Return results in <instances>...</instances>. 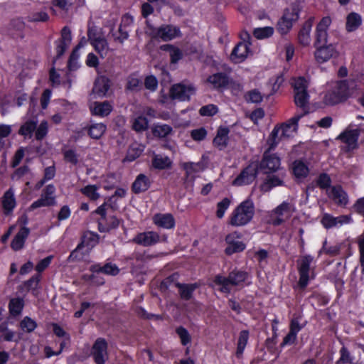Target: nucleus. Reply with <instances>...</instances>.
I'll return each instance as SVG.
<instances>
[{
  "mask_svg": "<svg viewBox=\"0 0 364 364\" xmlns=\"http://www.w3.org/2000/svg\"><path fill=\"white\" fill-rule=\"evenodd\" d=\"M357 84L350 78L327 83L323 96L326 105H333L346 100L354 92Z\"/></svg>",
  "mask_w": 364,
  "mask_h": 364,
  "instance_id": "f257e3e1",
  "label": "nucleus"
},
{
  "mask_svg": "<svg viewBox=\"0 0 364 364\" xmlns=\"http://www.w3.org/2000/svg\"><path fill=\"white\" fill-rule=\"evenodd\" d=\"M272 149L268 147L263 154L262 161L259 163V169L268 176L260 186V190L263 192H268L272 188L282 184V181L279 176L269 175L271 173L277 171L280 166V159L274 154H270Z\"/></svg>",
  "mask_w": 364,
  "mask_h": 364,
  "instance_id": "f03ea898",
  "label": "nucleus"
},
{
  "mask_svg": "<svg viewBox=\"0 0 364 364\" xmlns=\"http://www.w3.org/2000/svg\"><path fill=\"white\" fill-rule=\"evenodd\" d=\"M296 132V117H292L287 122L276 125L267 139L270 149H274L281 140L294 137Z\"/></svg>",
  "mask_w": 364,
  "mask_h": 364,
  "instance_id": "7ed1b4c3",
  "label": "nucleus"
},
{
  "mask_svg": "<svg viewBox=\"0 0 364 364\" xmlns=\"http://www.w3.org/2000/svg\"><path fill=\"white\" fill-rule=\"evenodd\" d=\"M247 274L243 271H232L228 277L218 274L215 277L213 282L219 286L218 290L225 294H230L231 287L240 285L245 281Z\"/></svg>",
  "mask_w": 364,
  "mask_h": 364,
  "instance_id": "20e7f679",
  "label": "nucleus"
},
{
  "mask_svg": "<svg viewBox=\"0 0 364 364\" xmlns=\"http://www.w3.org/2000/svg\"><path fill=\"white\" fill-rule=\"evenodd\" d=\"M254 213L253 203L250 200H245L232 212L230 224L236 227L245 225L252 219Z\"/></svg>",
  "mask_w": 364,
  "mask_h": 364,
  "instance_id": "39448f33",
  "label": "nucleus"
},
{
  "mask_svg": "<svg viewBox=\"0 0 364 364\" xmlns=\"http://www.w3.org/2000/svg\"><path fill=\"white\" fill-rule=\"evenodd\" d=\"M107 203H103L99 206L95 213L100 217L98 219V230L101 232H109V230L117 228L119 225V220L112 214L113 210H107Z\"/></svg>",
  "mask_w": 364,
  "mask_h": 364,
  "instance_id": "423d86ee",
  "label": "nucleus"
},
{
  "mask_svg": "<svg viewBox=\"0 0 364 364\" xmlns=\"http://www.w3.org/2000/svg\"><path fill=\"white\" fill-rule=\"evenodd\" d=\"M309 78L297 77V122L299 118L309 112Z\"/></svg>",
  "mask_w": 364,
  "mask_h": 364,
  "instance_id": "0eeeda50",
  "label": "nucleus"
},
{
  "mask_svg": "<svg viewBox=\"0 0 364 364\" xmlns=\"http://www.w3.org/2000/svg\"><path fill=\"white\" fill-rule=\"evenodd\" d=\"M299 280L297 287L304 288L310 279L314 278V257L311 255H302L299 264Z\"/></svg>",
  "mask_w": 364,
  "mask_h": 364,
  "instance_id": "6e6552de",
  "label": "nucleus"
},
{
  "mask_svg": "<svg viewBox=\"0 0 364 364\" xmlns=\"http://www.w3.org/2000/svg\"><path fill=\"white\" fill-rule=\"evenodd\" d=\"M316 50L314 57L317 63H323L338 55L336 45L333 43H316L314 42Z\"/></svg>",
  "mask_w": 364,
  "mask_h": 364,
  "instance_id": "1a4fd4ad",
  "label": "nucleus"
},
{
  "mask_svg": "<svg viewBox=\"0 0 364 364\" xmlns=\"http://www.w3.org/2000/svg\"><path fill=\"white\" fill-rule=\"evenodd\" d=\"M259 164L257 161L251 162L233 181L234 186H245L252 183L257 175Z\"/></svg>",
  "mask_w": 364,
  "mask_h": 364,
  "instance_id": "9d476101",
  "label": "nucleus"
},
{
  "mask_svg": "<svg viewBox=\"0 0 364 364\" xmlns=\"http://www.w3.org/2000/svg\"><path fill=\"white\" fill-rule=\"evenodd\" d=\"M196 92V88L192 84L178 83L172 85L170 96L173 100L188 101L191 96Z\"/></svg>",
  "mask_w": 364,
  "mask_h": 364,
  "instance_id": "9b49d317",
  "label": "nucleus"
},
{
  "mask_svg": "<svg viewBox=\"0 0 364 364\" xmlns=\"http://www.w3.org/2000/svg\"><path fill=\"white\" fill-rule=\"evenodd\" d=\"M181 31L178 27L173 25H162L151 30V36L154 38H161L164 41H171L181 36Z\"/></svg>",
  "mask_w": 364,
  "mask_h": 364,
  "instance_id": "f8f14e48",
  "label": "nucleus"
},
{
  "mask_svg": "<svg viewBox=\"0 0 364 364\" xmlns=\"http://www.w3.org/2000/svg\"><path fill=\"white\" fill-rule=\"evenodd\" d=\"M91 355L96 364H105L108 360L107 343L105 338H98L91 349Z\"/></svg>",
  "mask_w": 364,
  "mask_h": 364,
  "instance_id": "ddd939ff",
  "label": "nucleus"
},
{
  "mask_svg": "<svg viewBox=\"0 0 364 364\" xmlns=\"http://www.w3.org/2000/svg\"><path fill=\"white\" fill-rule=\"evenodd\" d=\"M166 237H162L156 232L146 231L138 233L133 238L132 241L139 245L149 247L156 245L161 241H166Z\"/></svg>",
  "mask_w": 364,
  "mask_h": 364,
  "instance_id": "4468645a",
  "label": "nucleus"
},
{
  "mask_svg": "<svg viewBox=\"0 0 364 364\" xmlns=\"http://www.w3.org/2000/svg\"><path fill=\"white\" fill-rule=\"evenodd\" d=\"M295 15L296 6L294 4L284 10L282 17L277 25V29L280 34L285 35L290 31L293 26Z\"/></svg>",
  "mask_w": 364,
  "mask_h": 364,
  "instance_id": "2eb2a0df",
  "label": "nucleus"
},
{
  "mask_svg": "<svg viewBox=\"0 0 364 364\" xmlns=\"http://www.w3.org/2000/svg\"><path fill=\"white\" fill-rule=\"evenodd\" d=\"M292 210L293 208L289 203H282L271 212L269 223L274 225H280L290 217Z\"/></svg>",
  "mask_w": 364,
  "mask_h": 364,
  "instance_id": "dca6fc26",
  "label": "nucleus"
},
{
  "mask_svg": "<svg viewBox=\"0 0 364 364\" xmlns=\"http://www.w3.org/2000/svg\"><path fill=\"white\" fill-rule=\"evenodd\" d=\"M352 222L350 215H340L333 217V215L325 213L321 219V223L326 229L332 228L341 227L346 224H349Z\"/></svg>",
  "mask_w": 364,
  "mask_h": 364,
  "instance_id": "f3484780",
  "label": "nucleus"
},
{
  "mask_svg": "<svg viewBox=\"0 0 364 364\" xmlns=\"http://www.w3.org/2000/svg\"><path fill=\"white\" fill-rule=\"evenodd\" d=\"M332 23L330 16L323 17L316 28L315 41L316 43H326L328 41V29Z\"/></svg>",
  "mask_w": 364,
  "mask_h": 364,
  "instance_id": "a211bd4d",
  "label": "nucleus"
},
{
  "mask_svg": "<svg viewBox=\"0 0 364 364\" xmlns=\"http://www.w3.org/2000/svg\"><path fill=\"white\" fill-rule=\"evenodd\" d=\"M241 237V235L237 232H234L228 235L225 237V241L228 243V247L225 248V253L231 255L234 253L240 252L245 248V245L237 240Z\"/></svg>",
  "mask_w": 364,
  "mask_h": 364,
  "instance_id": "6ab92c4d",
  "label": "nucleus"
},
{
  "mask_svg": "<svg viewBox=\"0 0 364 364\" xmlns=\"http://www.w3.org/2000/svg\"><path fill=\"white\" fill-rule=\"evenodd\" d=\"M338 138L346 144V149L348 151L352 150L357 146L358 130L357 129H346L339 135Z\"/></svg>",
  "mask_w": 364,
  "mask_h": 364,
  "instance_id": "aec40b11",
  "label": "nucleus"
},
{
  "mask_svg": "<svg viewBox=\"0 0 364 364\" xmlns=\"http://www.w3.org/2000/svg\"><path fill=\"white\" fill-rule=\"evenodd\" d=\"M313 26V18H309L304 22L297 36V40L305 46L309 45L311 42V31Z\"/></svg>",
  "mask_w": 364,
  "mask_h": 364,
  "instance_id": "412c9836",
  "label": "nucleus"
},
{
  "mask_svg": "<svg viewBox=\"0 0 364 364\" xmlns=\"http://www.w3.org/2000/svg\"><path fill=\"white\" fill-rule=\"evenodd\" d=\"M249 51V46L247 43H239L232 50L230 55L231 60L238 63L245 60Z\"/></svg>",
  "mask_w": 364,
  "mask_h": 364,
  "instance_id": "4be33fe9",
  "label": "nucleus"
},
{
  "mask_svg": "<svg viewBox=\"0 0 364 364\" xmlns=\"http://www.w3.org/2000/svg\"><path fill=\"white\" fill-rule=\"evenodd\" d=\"M329 197L337 204L345 205L348 203L346 193L341 186H333L328 190Z\"/></svg>",
  "mask_w": 364,
  "mask_h": 364,
  "instance_id": "5701e85b",
  "label": "nucleus"
},
{
  "mask_svg": "<svg viewBox=\"0 0 364 364\" xmlns=\"http://www.w3.org/2000/svg\"><path fill=\"white\" fill-rule=\"evenodd\" d=\"M110 87L109 80L105 76L98 77L95 82L92 92L98 97H104Z\"/></svg>",
  "mask_w": 364,
  "mask_h": 364,
  "instance_id": "b1692460",
  "label": "nucleus"
},
{
  "mask_svg": "<svg viewBox=\"0 0 364 364\" xmlns=\"http://www.w3.org/2000/svg\"><path fill=\"white\" fill-rule=\"evenodd\" d=\"M153 221L159 227L171 229L175 225V220L171 214H156L153 217Z\"/></svg>",
  "mask_w": 364,
  "mask_h": 364,
  "instance_id": "393cba45",
  "label": "nucleus"
},
{
  "mask_svg": "<svg viewBox=\"0 0 364 364\" xmlns=\"http://www.w3.org/2000/svg\"><path fill=\"white\" fill-rule=\"evenodd\" d=\"M90 271L92 273H103L107 275L115 276L119 272V269L115 264L107 263L103 266L100 264H95L90 267Z\"/></svg>",
  "mask_w": 364,
  "mask_h": 364,
  "instance_id": "a878e982",
  "label": "nucleus"
},
{
  "mask_svg": "<svg viewBox=\"0 0 364 364\" xmlns=\"http://www.w3.org/2000/svg\"><path fill=\"white\" fill-rule=\"evenodd\" d=\"M230 130L227 127H219L217 132V134L213 139V144L215 146L218 148L220 150L225 149L228 142V134Z\"/></svg>",
  "mask_w": 364,
  "mask_h": 364,
  "instance_id": "bb28decb",
  "label": "nucleus"
},
{
  "mask_svg": "<svg viewBox=\"0 0 364 364\" xmlns=\"http://www.w3.org/2000/svg\"><path fill=\"white\" fill-rule=\"evenodd\" d=\"M16 198L12 188L6 191L2 197V206L4 213L9 214L16 206Z\"/></svg>",
  "mask_w": 364,
  "mask_h": 364,
  "instance_id": "cd10ccee",
  "label": "nucleus"
},
{
  "mask_svg": "<svg viewBox=\"0 0 364 364\" xmlns=\"http://www.w3.org/2000/svg\"><path fill=\"white\" fill-rule=\"evenodd\" d=\"M28 228L26 227L21 228L11 242V248L15 251L22 249L24 245L25 240L28 236Z\"/></svg>",
  "mask_w": 364,
  "mask_h": 364,
  "instance_id": "c85d7f7f",
  "label": "nucleus"
},
{
  "mask_svg": "<svg viewBox=\"0 0 364 364\" xmlns=\"http://www.w3.org/2000/svg\"><path fill=\"white\" fill-rule=\"evenodd\" d=\"M150 186V181L144 174H139L132 184V191L134 193L144 192Z\"/></svg>",
  "mask_w": 364,
  "mask_h": 364,
  "instance_id": "c756f323",
  "label": "nucleus"
},
{
  "mask_svg": "<svg viewBox=\"0 0 364 364\" xmlns=\"http://www.w3.org/2000/svg\"><path fill=\"white\" fill-rule=\"evenodd\" d=\"M99 236L92 232H86L82 237L80 244L86 248V253L89 254L91 249L98 243Z\"/></svg>",
  "mask_w": 364,
  "mask_h": 364,
  "instance_id": "7c9ffc66",
  "label": "nucleus"
},
{
  "mask_svg": "<svg viewBox=\"0 0 364 364\" xmlns=\"http://www.w3.org/2000/svg\"><path fill=\"white\" fill-rule=\"evenodd\" d=\"M144 150V146L137 142L132 143L127 153V156L124 161H133L141 156Z\"/></svg>",
  "mask_w": 364,
  "mask_h": 364,
  "instance_id": "2f4dec72",
  "label": "nucleus"
},
{
  "mask_svg": "<svg viewBox=\"0 0 364 364\" xmlns=\"http://www.w3.org/2000/svg\"><path fill=\"white\" fill-rule=\"evenodd\" d=\"M112 110V105L105 101L102 102H95L92 108V113L100 117H106L109 114Z\"/></svg>",
  "mask_w": 364,
  "mask_h": 364,
  "instance_id": "473e14b6",
  "label": "nucleus"
},
{
  "mask_svg": "<svg viewBox=\"0 0 364 364\" xmlns=\"http://www.w3.org/2000/svg\"><path fill=\"white\" fill-rule=\"evenodd\" d=\"M37 122L34 120H28L24 122L18 130V134L23 136L25 139H31L36 129Z\"/></svg>",
  "mask_w": 364,
  "mask_h": 364,
  "instance_id": "72a5a7b5",
  "label": "nucleus"
},
{
  "mask_svg": "<svg viewBox=\"0 0 364 364\" xmlns=\"http://www.w3.org/2000/svg\"><path fill=\"white\" fill-rule=\"evenodd\" d=\"M208 81L213 85L214 88H221L228 85V77L225 74L218 73L210 75Z\"/></svg>",
  "mask_w": 364,
  "mask_h": 364,
  "instance_id": "f704fd0d",
  "label": "nucleus"
},
{
  "mask_svg": "<svg viewBox=\"0 0 364 364\" xmlns=\"http://www.w3.org/2000/svg\"><path fill=\"white\" fill-rule=\"evenodd\" d=\"M152 165L157 169L168 168L172 165V161L169 157L161 154H154L152 159Z\"/></svg>",
  "mask_w": 364,
  "mask_h": 364,
  "instance_id": "c9c22d12",
  "label": "nucleus"
},
{
  "mask_svg": "<svg viewBox=\"0 0 364 364\" xmlns=\"http://www.w3.org/2000/svg\"><path fill=\"white\" fill-rule=\"evenodd\" d=\"M362 23L361 16L357 14L352 12L349 14L346 18V30L348 32L355 31Z\"/></svg>",
  "mask_w": 364,
  "mask_h": 364,
  "instance_id": "e433bc0d",
  "label": "nucleus"
},
{
  "mask_svg": "<svg viewBox=\"0 0 364 364\" xmlns=\"http://www.w3.org/2000/svg\"><path fill=\"white\" fill-rule=\"evenodd\" d=\"M311 155L303 159H297V178L300 177H306L309 173Z\"/></svg>",
  "mask_w": 364,
  "mask_h": 364,
  "instance_id": "4c0bfd02",
  "label": "nucleus"
},
{
  "mask_svg": "<svg viewBox=\"0 0 364 364\" xmlns=\"http://www.w3.org/2000/svg\"><path fill=\"white\" fill-rule=\"evenodd\" d=\"M176 285L179 289V294L181 299L186 301L191 299L193 292L198 287L196 284H184L177 283Z\"/></svg>",
  "mask_w": 364,
  "mask_h": 364,
  "instance_id": "58836bf2",
  "label": "nucleus"
},
{
  "mask_svg": "<svg viewBox=\"0 0 364 364\" xmlns=\"http://www.w3.org/2000/svg\"><path fill=\"white\" fill-rule=\"evenodd\" d=\"M107 126L103 123L92 124L88 129L89 136L95 139H99L105 133Z\"/></svg>",
  "mask_w": 364,
  "mask_h": 364,
  "instance_id": "ea45409f",
  "label": "nucleus"
},
{
  "mask_svg": "<svg viewBox=\"0 0 364 364\" xmlns=\"http://www.w3.org/2000/svg\"><path fill=\"white\" fill-rule=\"evenodd\" d=\"M249 338V331L247 330H243L240 331L238 341H237V350L235 353L236 356L240 358H241L243 351L247 346V341Z\"/></svg>",
  "mask_w": 364,
  "mask_h": 364,
  "instance_id": "a19ab883",
  "label": "nucleus"
},
{
  "mask_svg": "<svg viewBox=\"0 0 364 364\" xmlns=\"http://www.w3.org/2000/svg\"><path fill=\"white\" fill-rule=\"evenodd\" d=\"M95 50L102 57L105 58L109 53V43L105 37L91 44Z\"/></svg>",
  "mask_w": 364,
  "mask_h": 364,
  "instance_id": "79ce46f5",
  "label": "nucleus"
},
{
  "mask_svg": "<svg viewBox=\"0 0 364 364\" xmlns=\"http://www.w3.org/2000/svg\"><path fill=\"white\" fill-rule=\"evenodd\" d=\"M86 248L82 244H78L76 248L73 250L68 258L70 262L82 260L86 255Z\"/></svg>",
  "mask_w": 364,
  "mask_h": 364,
  "instance_id": "37998d69",
  "label": "nucleus"
},
{
  "mask_svg": "<svg viewBox=\"0 0 364 364\" xmlns=\"http://www.w3.org/2000/svg\"><path fill=\"white\" fill-rule=\"evenodd\" d=\"M161 49L169 53V55L171 58V62L172 63H177L180 59H181L183 54L181 50L178 48H176L171 45H163L161 46Z\"/></svg>",
  "mask_w": 364,
  "mask_h": 364,
  "instance_id": "c03bdc74",
  "label": "nucleus"
},
{
  "mask_svg": "<svg viewBox=\"0 0 364 364\" xmlns=\"http://www.w3.org/2000/svg\"><path fill=\"white\" fill-rule=\"evenodd\" d=\"M55 204V198H50L48 196H45L43 193L41 194V198L33 202L31 206L30 209L33 210L36 208H38L41 207L50 206Z\"/></svg>",
  "mask_w": 364,
  "mask_h": 364,
  "instance_id": "a18cd8bd",
  "label": "nucleus"
},
{
  "mask_svg": "<svg viewBox=\"0 0 364 364\" xmlns=\"http://www.w3.org/2000/svg\"><path fill=\"white\" fill-rule=\"evenodd\" d=\"M110 33L112 34L114 41L122 44L124 41L128 39L129 36V30L125 27L119 26L116 32H114L113 28H112Z\"/></svg>",
  "mask_w": 364,
  "mask_h": 364,
  "instance_id": "49530a36",
  "label": "nucleus"
},
{
  "mask_svg": "<svg viewBox=\"0 0 364 364\" xmlns=\"http://www.w3.org/2000/svg\"><path fill=\"white\" fill-rule=\"evenodd\" d=\"M105 37L104 33L101 28L97 26H89L87 30V38L90 44L95 43Z\"/></svg>",
  "mask_w": 364,
  "mask_h": 364,
  "instance_id": "de8ad7c7",
  "label": "nucleus"
},
{
  "mask_svg": "<svg viewBox=\"0 0 364 364\" xmlns=\"http://www.w3.org/2000/svg\"><path fill=\"white\" fill-rule=\"evenodd\" d=\"M23 300L21 298H14L10 300L9 307L10 313L13 316H16L21 314L23 307Z\"/></svg>",
  "mask_w": 364,
  "mask_h": 364,
  "instance_id": "09e8293b",
  "label": "nucleus"
},
{
  "mask_svg": "<svg viewBox=\"0 0 364 364\" xmlns=\"http://www.w3.org/2000/svg\"><path fill=\"white\" fill-rule=\"evenodd\" d=\"M99 187L96 185H87L80 189V192L88 197L90 200H96L100 198L97 193Z\"/></svg>",
  "mask_w": 364,
  "mask_h": 364,
  "instance_id": "8fccbe9b",
  "label": "nucleus"
},
{
  "mask_svg": "<svg viewBox=\"0 0 364 364\" xmlns=\"http://www.w3.org/2000/svg\"><path fill=\"white\" fill-rule=\"evenodd\" d=\"M274 33V28L270 26L257 28L253 31V34L257 39H263L272 36Z\"/></svg>",
  "mask_w": 364,
  "mask_h": 364,
  "instance_id": "3c124183",
  "label": "nucleus"
},
{
  "mask_svg": "<svg viewBox=\"0 0 364 364\" xmlns=\"http://www.w3.org/2000/svg\"><path fill=\"white\" fill-rule=\"evenodd\" d=\"M183 168L187 176H192L194 173L203 171V165L200 163L188 162L183 164Z\"/></svg>",
  "mask_w": 364,
  "mask_h": 364,
  "instance_id": "603ef678",
  "label": "nucleus"
},
{
  "mask_svg": "<svg viewBox=\"0 0 364 364\" xmlns=\"http://www.w3.org/2000/svg\"><path fill=\"white\" fill-rule=\"evenodd\" d=\"M172 132V127L167 124H157L153 129L154 136L166 137Z\"/></svg>",
  "mask_w": 364,
  "mask_h": 364,
  "instance_id": "864d4df0",
  "label": "nucleus"
},
{
  "mask_svg": "<svg viewBox=\"0 0 364 364\" xmlns=\"http://www.w3.org/2000/svg\"><path fill=\"white\" fill-rule=\"evenodd\" d=\"M132 128L136 132L144 131L148 128V120L144 116L136 117L133 124Z\"/></svg>",
  "mask_w": 364,
  "mask_h": 364,
  "instance_id": "5fc2aeb1",
  "label": "nucleus"
},
{
  "mask_svg": "<svg viewBox=\"0 0 364 364\" xmlns=\"http://www.w3.org/2000/svg\"><path fill=\"white\" fill-rule=\"evenodd\" d=\"M230 203V200L228 198H225L218 203L216 215L218 218H222L224 216V214L226 210L229 208Z\"/></svg>",
  "mask_w": 364,
  "mask_h": 364,
  "instance_id": "6e6d98bb",
  "label": "nucleus"
},
{
  "mask_svg": "<svg viewBox=\"0 0 364 364\" xmlns=\"http://www.w3.org/2000/svg\"><path fill=\"white\" fill-rule=\"evenodd\" d=\"M341 357L338 360V364H351L354 358L346 347H342L340 350Z\"/></svg>",
  "mask_w": 364,
  "mask_h": 364,
  "instance_id": "4d7b16f0",
  "label": "nucleus"
},
{
  "mask_svg": "<svg viewBox=\"0 0 364 364\" xmlns=\"http://www.w3.org/2000/svg\"><path fill=\"white\" fill-rule=\"evenodd\" d=\"M64 159L66 162L76 165L78 163V154L73 149H68L63 151Z\"/></svg>",
  "mask_w": 364,
  "mask_h": 364,
  "instance_id": "13d9d810",
  "label": "nucleus"
},
{
  "mask_svg": "<svg viewBox=\"0 0 364 364\" xmlns=\"http://www.w3.org/2000/svg\"><path fill=\"white\" fill-rule=\"evenodd\" d=\"M48 122L43 121L36 129L35 136L37 140H42L48 133Z\"/></svg>",
  "mask_w": 364,
  "mask_h": 364,
  "instance_id": "bf43d9fd",
  "label": "nucleus"
},
{
  "mask_svg": "<svg viewBox=\"0 0 364 364\" xmlns=\"http://www.w3.org/2000/svg\"><path fill=\"white\" fill-rule=\"evenodd\" d=\"M295 326H296V321H295L294 318H292L291 321L290 333L284 337V341L281 344L282 346L294 343V340L296 339V335L294 333Z\"/></svg>",
  "mask_w": 364,
  "mask_h": 364,
  "instance_id": "052dcab7",
  "label": "nucleus"
},
{
  "mask_svg": "<svg viewBox=\"0 0 364 364\" xmlns=\"http://www.w3.org/2000/svg\"><path fill=\"white\" fill-rule=\"evenodd\" d=\"M218 111L217 106L210 104L205 106H203L200 110L199 113L202 116H213Z\"/></svg>",
  "mask_w": 364,
  "mask_h": 364,
  "instance_id": "680f3d73",
  "label": "nucleus"
},
{
  "mask_svg": "<svg viewBox=\"0 0 364 364\" xmlns=\"http://www.w3.org/2000/svg\"><path fill=\"white\" fill-rule=\"evenodd\" d=\"M176 333L178 335V336L180 337L181 342L182 345L186 346L190 343L191 336H190L189 333L185 328H183L182 326L178 327L176 329Z\"/></svg>",
  "mask_w": 364,
  "mask_h": 364,
  "instance_id": "e2e57ef3",
  "label": "nucleus"
},
{
  "mask_svg": "<svg viewBox=\"0 0 364 364\" xmlns=\"http://www.w3.org/2000/svg\"><path fill=\"white\" fill-rule=\"evenodd\" d=\"M36 327V322L28 317H26L21 322V328L26 332L33 331Z\"/></svg>",
  "mask_w": 364,
  "mask_h": 364,
  "instance_id": "0e129e2a",
  "label": "nucleus"
},
{
  "mask_svg": "<svg viewBox=\"0 0 364 364\" xmlns=\"http://www.w3.org/2000/svg\"><path fill=\"white\" fill-rule=\"evenodd\" d=\"M191 136L193 140L200 141L205 139L207 131L203 127L196 129L191 132Z\"/></svg>",
  "mask_w": 364,
  "mask_h": 364,
  "instance_id": "69168bd1",
  "label": "nucleus"
},
{
  "mask_svg": "<svg viewBox=\"0 0 364 364\" xmlns=\"http://www.w3.org/2000/svg\"><path fill=\"white\" fill-rule=\"evenodd\" d=\"M141 82L139 79L134 75L129 77L127 80V88L132 91H136L141 87Z\"/></svg>",
  "mask_w": 364,
  "mask_h": 364,
  "instance_id": "338daca9",
  "label": "nucleus"
},
{
  "mask_svg": "<svg viewBox=\"0 0 364 364\" xmlns=\"http://www.w3.org/2000/svg\"><path fill=\"white\" fill-rule=\"evenodd\" d=\"M246 99L247 102L252 103H259L262 100V95L258 90H253L247 94Z\"/></svg>",
  "mask_w": 364,
  "mask_h": 364,
  "instance_id": "774afa93",
  "label": "nucleus"
}]
</instances>
